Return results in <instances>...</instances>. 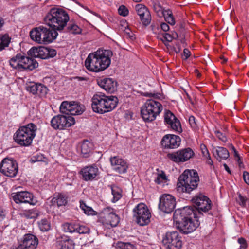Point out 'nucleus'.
<instances>
[{
	"mask_svg": "<svg viewBox=\"0 0 249 249\" xmlns=\"http://www.w3.org/2000/svg\"><path fill=\"white\" fill-rule=\"evenodd\" d=\"M197 217L196 211L192 206L176 210L173 215L177 227L184 234L192 232L199 226Z\"/></svg>",
	"mask_w": 249,
	"mask_h": 249,
	"instance_id": "f257e3e1",
	"label": "nucleus"
},
{
	"mask_svg": "<svg viewBox=\"0 0 249 249\" xmlns=\"http://www.w3.org/2000/svg\"><path fill=\"white\" fill-rule=\"evenodd\" d=\"M112 55L110 50H98L88 55L85 61V66L89 71H102L110 66Z\"/></svg>",
	"mask_w": 249,
	"mask_h": 249,
	"instance_id": "f03ea898",
	"label": "nucleus"
},
{
	"mask_svg": "<svg viewBox=\"0 0 249 249\" xmlns=\"http://www.w3.org/2000/svg\"><path fill=\"white\" fill-rule=\"evenodd\" d=\"M69 20V16L67 13L57 8H51L44 18L45 24L55 31L63 30Z\"/></svg>",
	"mask_w": 249,
	"mask_h": 249,
	"instance_id": "7ed1b4c3",
	"label": "nucleus"
},
{
	"mask_svg": "<svg viewBox=\"0 0 249 249\" xmlns=\"http://www.w3.org/2000/svg\"><path fill=\"white\" fill-rule=\"evenodd\" d=\"M199 182V178L195 170H185L178 178L177 190L190 194L196 189Z\"/></svg>",
	"mask_w": 249,
	"mask_h": 249,
	"instance_id": "20e7f679",
	"label": "nucleus"
},
{
	"mask_svg": "<svg viewBox=\"0 0 249 249\" xmlns=\"http://www.w3.org/2000/svg\"><path fill=\"white\" fill-rule=\"evenodd\" d=\"M36 130V126L33 123L20 126L14 134V140L21 146H28L32 143Z\"/></svg>",
	"mask_w": 249,
	"mask_h": 249,
	"instance_id": "39448f33",
	"label": "nucleus"
},
{
	"mask_svg": "<svg viewBox=\"0 0 249 249\" xmlns=\"http://www.w3.org/2000/svg\"><path fill=\"white\" fill-rule=\"evenodd\" d=\"M58 36L57 31L40 26L32 29L30 32L31 38L39 44H48L53 42Z\"/></svg>",
	"mask_w": 249,
	"mask_h": 249,
	"instance_id": "423d86ee",
	"label": "nucleus"
},
{
	"mask_svg": "<svg viewBox=\"0 0 249 249\" xmlns=\"http://www.w3.org/2000/svg\"><path fill=\"white\" fill-rule=\"evenodd\" d=\"M133 217L138 224L143 226L150 221L151 213L144 203L138 204L133 210Z\"/></svg>",
	"mask_w": 249,
	"mask_h": 249,
	"instance_id": "0eeeda50",
	"label": "nucleus"
},
{
	"mask_svg": "<svg viewBox=\"0 0 249 249\" xmlns=\"http://www.w3.org/2000/svg\"><path fill=\"white\" fill-rule=\"evenodd\" d=\"M162 243L166 249H180L182 247L181 237L177 231L168 232L163 235Z\"/></svg>",
	"mask_w": 249,
	"mask_h": 249,
	"instance_id": "6e6552de",
	"label": "nucleus"
},
{
	"mask_svg": "<svg viewBox=\"0 0 249 249\" xmlns=\"http://www.w3.org/2000/svg\"><path fill=\"white\" fill-rule=\"evenodd\" d=\"M18 171L17 161L13 158H5L3 159L0 165V172L4 176L14 178Z\"/></svg>",
	"mask_w": 249,
	"mask_h": 249,
	"instance_id": "1a4fd4ad",
	"label": "nucleus"
},
{
	"mask_svg": "<svg viewBox=\"0 0 249 249\" xmlns=\"http://www.w3.org/2000/svg\"><path fill=\"white\" fill-rule=\"evenodd\" d=\"M74 124V118L69 115H58L54 116L51 121V125L54 129L62 130Z\"/></svg>",
	"mask_w": 249,
	"mask_h": 249,
	"instance_id": "9d476101",
	"label": "nucleus"
},
{
	"mask_svg": "<svg viewBox=\"0 0 249 249\" xmlns=\"http://www.w3.org/2000/svg\"><path fill=\"white\" fill-rule=\"evenodd\" d=\"M100 221L103 225L116 226L119 222V217L113 209L110 207L104 208L100 213Z\"/></svg>",
	"mask_w": 249,
	"mask_h": 249,
	"instance_id": "9b49d317",
	"label": "nucleus"
},
{
	"mask_svg": "<svg viewBox=\"0 0 249 249\" xmlns=\"http://www.w3.org/2000/svg\"><path fill=\"white\" fill-rule=\"evenodd\" d=\"M192 203L195 205L196 213L201 214V212H207L212 207V203L210 199L202 194L196 195L192 199Z\"/></svg>",
	"mask_w": 249,
	"mask_h": 249,
	"instance_id": "f8f14e48",
	"label": "nucleus"
},
{
	"mask_svg": "<svg viewBox=\"0 0 249 249\" xmlns=\"http://www.w3.org/2000/svg\"><path fill=\"white\" fill-rule=\"evenodd\" d=\"M195 153L190 148H186L167 154V158L176 162H184L194 157Z\"/></svg>",
	"mask_w": 249,
	"mask_h": 249,
	"instance_id": "ddd939ff",
	"label": "nucleus"
},
{
	"mask_svg": "<svg viewBox=\"0 0 249 249\" xmlns=\"http://www.w3.org/2000/svg\"><path fill=\"white\" fill-rule=\"evenodd\" d=\"M175 198L170 194H165L160 197L159 208L164 213H170L175 208Z\"/></svg>",
	"mask_w": 249,
	"mask_h": 249,
	"instance_id": "4468645a",
	"label": "nucleus"
},
{
	"mask_svg": "<svg viewBox=\"0 0 249 249\" xmlns=\"http://www.w3.org/2000/svg\"><path fill=\"white\" fill-rule=\"evenodd\" d=\"M13 200L15 203H29L34 205L37 203V200L35 198L34 195L28 191H20L12 194Z\"/></svg>",
	"mask_w": 249,
	"mask_h": 249,
	"instance_id": "2eb2a0df",
	"label": "nucleus"
},
{
	"mask_svg": "<svg viewBox=\"0 0 249 249\" xmlns=\"http://www.w3.org/2000/svg\"><path fill=\"white\" fill-rule=\"evenodd\" d=\"M79 174L84 181H91L96 179L99 175V169L96 165L93 164L82 168Z\"/></svg>",
	"mask_w": 249,
	"mask_h": 249,
	"instance_id": "dca6fc26",
	"label": "nucleus"
},
{
	"mask_svg": "<svg viewBox=\"0 0 249 249\" xmlns=\"http://www.w3.org/2000/svg\"><path fill=\"white\" fill-rule=\"evenodd\" d=\"M103 96V93H99L94 95L92 98L91 107L93 111L101 114L105 113L107 108L105 105Z\"/></svg>",
	"mask_w": 249,
	"mask_h": 249,
	"instance_id": "f3484780",
	"label": "nucleus"
},
{
	"mask_svg": "<svg viewBox=\"0 0 249 249\" xmlns=\"http://www.w3.org/2000/svg\"><path fill=\"white\" fill-rule=\"evenodd\" d=\"M26 90L34 95H36L40 97H45L48 92V88L46 86L41 83L30 82L26 87Z\"/></svg>",
	"mask_w": 249,
	"mask_h": 249,
	"instance_id": "a211bd4d",
	"label": "nucleus"
},
{
	"mask_svg": "<svg viewBox=\"0 0 249 249\" xmlns=\"http://www.w3.org/2000/svg\"><path fill=\"white\" fill-rule=\"evenodd\" d=\"M20 247L26 249H36L38 245V239L31 233L25 234L20 239Z\"/></svg>",
	"mask_w": 249,
	"mask_h": 249,
	"instance_id": "6ab92c4d",
	"label": "nucleus"
},
{
	"mask_svg": "<svg viewBox=\"0 0 249 249\" xmlns=\"http://www.w3.org/2000/svg\"><path fill=\"white\" fill-rule=\"evenodd\" d=\"M181 142L180 138L177 135L168 134L165 135L161 140V144L165 148H176L178 147Z\"/></svg>",
	"mask_w": 249,
	"mask_h": 249,
	"instance_id": "aec40b11",
	"label": "nucleus"
},
{
	"mask_svg": "<svg viewBox=\"0 0 249 249\" xmlns=\"http://www.w3.org/2000/svg\"><path fill=\"white\" fill-rule=\"evenodd\" d=\"M164 121L172 130L179 133L182 132L180 121L170 110H166L164 114Z\"/></svg>",
	"mask_w": 249,
	"mask_h": 249,
	"instance_id": "412c9836",
	"label": "nucleus"
},
{
	"mask_svg": "<svg viewBox=\"0 0 249 249\" xmlns=\"http://www.w3.org/2000/svg\"><path fill=\"white\" fill-rule=\"evenodd\" d=\"M110 161L113 170L116 172L123 174L127 171L128 166L124 160L118 156H114L110 157Z\"/></svg>",
	"mask_w": 249,
	"mask_h": 249,
	"instance_id": "4be33fe9",
	"label": "nucleus"
},
{
	"mask_svg": "<svg viewBox=\"0 0 249 249\" xmlns=\"http://www.w3.org/2000/svg\"><path fill=\"white\" fill-rule=\"evenodd\" d=\"M135 9L143 24L145 26L149 25L151 20V17L148 8L143 4H138L135 6Z\"/></svg>",
	"mask_w": 249,
	"mask_h": 249,
	"instance_id": "5701e85b",
	"label": "nucleus"
},
{
	"mask_svg": "<svg viewBox=\"0 0 249 249\" xmlns=\"http://www.w3.org/2000/svg\"><path fill=\"white\" fill-rule=\"evenodd\" d=\"M48 48L45 47H33L28 52V54L31 57L43 59L48 58Z\"/></svg>",
	"mask_w": 249,
	"mask_h": 249,
	"instance_id": "b1692460",
	"label": "nucleus"
},
{
	"mask_svg": "<svg viewBox=\"0 0 249 249\" xmlns=\"http://www.w3.org/2000/svg\"><path fill=\"white\" fill-rule=\"evenodd\" d=\"M99 85L107 92L113 93L116 90L117 83L112 78H107L101 80Z\"/></svg>",
	"mask_w": 249,
	"mask_h": 249,
	"instance_id": "393cba45",
	"label": "nucleus"
},
{
	"mask_svg": "<svg viewBox=\"0 0 249 249\" xmlns=\"http://www.w3.org/2000/svg\"><path fill=\"white\" fill-rule=\"evenodd\" d=\"M150 109L151 113L158 116L162 110V106L159 102L152 99L147 100L143 105Z\"/></svg>",
	"mask_w": 249,
	"mask_h": 249,
	"instance_id": "a878e982",
	"label": "nucleus"
},
{
	"mask_svg": "<svg viewBox=\"0 0 249 249\" xmlns=\"http://www.w3.org/2000/svg\"><path fill=\"white\" fill-rule=\"evenodd\" d=\"M37 66L38 63L36 60L25 56V54H23L22 64H20V71L22 70L32 71L37 67Z\"/></svg>",
	"mask_w": 249,
	"mask_h": 249,
	"instance_id": "bb28decb",
	"label": "nucleus"
},
{
	"mask_svg": "<svg viewBox=\"0 0 249 249\" xmlns=\"http://www.w3.org/2000/svg\"><path fill=\"white\" fill-rule=\"evenodd\" d=\"M103 97L105 101V105H106V106H107V107L106 110V113L112 111L117 107L118 103V99L116 96H107L104 94Z\"/></svg>",
	"mask_w": 249,
	"mask_h": 249,
	"instance_id": "cd10ccee",
	"label": "nucleus"
},
{
	"mask_svg": "<svg viewBox=\"0 0 249 249\" xmlns=\"http://www.w3.org/2000/svg\"><path fill=\"white\" fill-rule=\"evenodd\" d=\"M213 155L219 161L227 159L230 156L229 152L226 148L219 146L215 148Z\"/></svg>",
	"mask_w": 249,
	"mask_h": 249,
	"instance_id": "c85d7f7f",
	"label": "nucleus"
},
{
	"mask_svg": "<svg viewBox=\"0 0 249 249\" xmlns=\"http://www.w3.org/2000/svg\"><path fill=\"white\" fill-rule=\"evenodd\" d=\"M141 114L143 120L148 122L155 120L157 116L154 113H151L150 109L144 105L141 107Z\"/></svg>",
	"mask_w": 249,
	"mask_h": 249,
	"instance_id": "c756f323",
	"label": "nucleus"
},
{
	"mask_svg": "<svg viewBox=\"0 0 249 249\" xmlns=\"http://www.w3.org/2000/svg\"><path fill=\"white\" fill-rule=\"evenodd\" d=\"M93 144L88 140H84L81 145V153L84 157H89L93 149Z\"/></svg>",
	"mask_w": 249,
	"mask_h": 249,
	"instance_id": "7c9ffc66",
	"label": "nucleus"
},
{
	"mask_svg": "<svg viewBox=\"0 0 249 249\" xmlns=\"http://www.w3.org/2000/svg\"><path fill=\"white\" fill-rule=\"evenodd\" d=\"M23 53H17L9 60L10 65L13 68L20 70V64H22Z\"/></svg>",
	"mask_w": 249,
	"mask_h": 249,
	"instance_id": "2f4dec72",
	"label": "nucleus"
},
{
	"mask_svg": "<svg viewBox=\"0 0 249 249\" xmlns=\"http://www.w3.org/2000/svg\"><path fill=\"white\" fill-rule=\"evenodd\" d=\"M67 197L62 194H58L51 200L52 205H57L58 207L65 206L67 203Z\"/></svg>",
	"mask_w": 249,
	"mask_h": 249,
	"instance_id": "473e14b6",
	"label": "nucleus"
},
{
	"mask_svg": "<svg viewBox=\"0 0 249 249\" xmlns=\"http://www.w3.org/2000/svg\"><path fill=\"white\" fill-rule=\"evenodd\" d=\"M74 101L73 102H63L60 106V111L63 114H71L73 111V106Z\"/></svg>",
	"mask_w": 249,
	"mask_h": 249,
	"instance_id": "72a5a7b5",
	"label": "nucleus"
},
{
	"mask_svg": "<svg viewBox=\"0 0 249 249\" xmlns=\"http://www.w3.org/2000/svg\"><path fill=\"white\" fill-rule=\"evenodd\" d=\"M66 32L73 35L80 34L82 29L74 22L70 21L66 26Z\"/></svg>",
	"mask_w": 249,
	"mask_h": 249,
	"instance_id": "f704fd0d",
	"label": "nucleus"
},
{
	"mask_svg": "<svg viewBox=\"0 0 249 249\" xmlns=\"http://www.w3.org/2000/svg\"><path fill=\"white\" fill-rule=\"evenodd\" d=\"M11 38L8 34H0V51L8 47L10 42Z\"/></svg>",
	"mask_w": 249,
	"mask_h": 249,
	"instance_id": "c9c22d12",
	"label": "nucleus"
},
{
	"mask_svg": "<svg viewBox=\"0 0 249 249\" xmlns=\"http://www.w3.org/2000/svg\"><path fill=\"white\" fill-rule=\"evenodd\" d=\"M39 229L42 231H47L51 228V223L49 220L45 218L38 222Z\"/></svg>",
	"mask_w": 249,
	"mask_h": 249,
	"instance_id": "e433bc0d",
	"label": "nucleus"
},
{
	"mask_svg": "<svg viewBox=\"0 0 249 249\" xmlns=\"http://www.w3.org/2000/svg\"><path fill=\"white\" fill-rule=\"evenodd\" d=\"M79 202L80 207L85 214L91 215L95 214V211L91 207L87 206L84 201L80 200Z\"/></svg>",
	"mask_w": 249,
	"mask_h": 249,
	"instance_id": "4c0bfd02",
	"label": "nucleus"
},
{
	"mask_svg": "<svg viewBox=\"0 0 249 249\" xmlns=\"http://www.w3.org/2000/svg\"><path fill=\"white\" fill-rule=\"evenodd\" d=\"M60 249H74V243L73 240L67 239L61 241L59 243Z\"/></svg>",
	"mask_w": 249,
	"mask_h": 249,
	"instance_id": "58836bf2",
	"label": "nucleus"
},
{
	"mask_svg": "<svg viewBox=\"0 0 249 249\" xmlns=\"http://www.w3.org/2000/svg\"><path fill=\"white\" fill-rule=\"evenodd\" d=\"M163 16L164 17L165 20L169 24L171 25H174L175 24V20L171 11L170 10H164L163 12Z\"/></svg>",
	"mask_w": 249,
	"mask_h": 249,
	"instance_id": "ea45409f",
	"label": "nucleus"
},
{
	"mask_svg": "<svg viewBox=\"0 0 249 249\" xmlns=\"http://www.w3.org/2000/svg\"><path fill=\"white\" fill-rule=\"evenodd\" d=\"M73 111L71 113V115H78L81 114L85 110V107L83 105L79 104L75 102L73 106Z\"/></svg>",
	"mask_w": 249,
	"mask_h": 249,
	"instance_id": "a19ab883",
	"label": "nucleus"
},
{
	"mask_svg": "<svg viewBox=\"0 0 249 249\" xmlns=\"http://www.w3.org/2000/svg\"><path fill=\"white\" fill-rule=\"evenodd\" d=\"M112 194L113 196V202H115L119 200L122 197V190L118 187H113L112 188Z\"/></svg>",
	"mask_w": 249,
	"mask_h": 249,
	"instance_id": "79ce46f5",
	"label": "nucleus"
},
{
	"mask_svg": "<svg viewBox=\"0 0 249 249\" xmlns=\"http://www.w3.org/2000/svg\"><path fill=\"white\" fill-rule=\"evenodd\" d=\"M23 215L28 219L36 218L38 216L39 212L36 209H33L24 212Z\"/></svg>",
	"mask_w": 249,
	"mask_h": 249,
	"instance_id": "37998d69",
	"label": "nucleus"
},
{
	"mask_svg": "<svg viewBox=\"0 0 249 249\" xmlns=\"http://www.w3.org/2000/svg\"><path fill=\"white\" fill-rule=\"evenodd\" d=\"M115 248L117 249H133L134 246L130 243L123 242H117L115 245Z\"/></svg>",
	"mask_w": 249,
	"mask_h": 249,
	"instance_id": "c03bdc74",
	"label": "nucleus"
},
{
	"mask_svg": "<svg viewBox=\"0 0 249 249\" xmlns=\"http://www.w3.org/2000/svg\"><path fill=\"white\" fill-rule=\"evenodd\" d=\"M167 180V177L163 171H161V173L158 174L154 180L155 182L159 184L161 183H165Z\"/></svg>",
	"mask_w": 249,
	"mask_h": 249,
	"instance_id": "a18cd8bd",
	"label": "nucleus"
},
{
	"mask_svg": "<svg viewBox=\"0 0 249 249\" xmlns=\"http://www.w3.org/2000/svg\"><path fill=\"white\" fill-rule=\"evenodd\" d=\"M77 224L67 223L65 225V230L66 232L71 233L76 232L77 230Z\"/></svg>",
	"mask_w": 249,
	"mask_h": 249,
	"instance_id": "49530a36",
	"label": "nucleus"
},
{
	"mask_svg": "<svg viewBox=\"0 0 249 249\" xmlns=\"http://www.w3.org/2000/svg\"><path fill=\"white\" fill-rule=\"evenodd\" d=\"M90 231V229L88 227L83 225H77L76 232L79 234H89Z\"/></svg>",
	"mask_w": 249,
	"mask_h": 249,
	"instance_id": "de8ad7c7",
	"label": "nucleus"
},
{
	"mask_svg": "<svg viewBox=\"0 0 249 249\" xmlns=\"http://www.w3.org/2000/svg\"><path fill=\"white\" fill-rule=\"evenodd\" d=\"M152 4L153 9L155 12H156L158 15H160V14H162L163 15V12H164V11L162 10V7L158 2L153 1L152 2Z\"/></svg>",
	"mask_w": 249,
	"mask_h": 249,
	"instance_id": "09e8293b",
	"label": "nucleus"
},
{
	"mask_svg": "<svg viewBox=\"0 0 249 249\" xmlns=\"http://www.w3.org/2000/svg\"><path fill=\"white\" fill-rule=\"evenodd\" d=\"M118 13L119 15L125 17L128 14L129 11L125 6L121 5L118 8Z\"/></svg>",
	"mask_w": 249,
	"mask_h": 249,
	"instance_id": "8fccbe9b",
	"label": "nucleus"
},
{
	"mask_svg": "<svg viewBox=\"0 0 249 249\" xmlns=\"http://www.w3.org/2000/svg\"><path fill=\"white\" fill-rule=\"evenodd\" d=\"M238 242L240 245L239 249H246L248 247L247 241L245 238L241 237L238 239Z\"/></svg>",
	"mask_w": 249,
	"mask_h": 249,
	"instance_id": "3c124183",
	"label": "nucleus"
},
{
	"mask_svg": "<svg viewBox=\"0 0 249 249\" xmlns=\"http://www.w3.org/2000/svg\"><path fill=\"white\" fill-rule=\"evenodd\" d=\"M124 23V29H123V30L124 31V33L126 34L130 38L133 37V34L132 32L131 31V29L129 28L128 24L127 23Z\"/></svg>",
	"mask_w": 249,
	"mask_h": 249,
	"instance_id": "603ef678",
	"label": "nucleus"
},
{
	"mask_svg": "<svg viewBox=\"0 0 249 249\" xmlns=\"http://www.w3.org/2000/svg\"><path fill=\"white\" fill-rule=\"evenodd\" d=\"M200 149L202 155L204 158L209 157L210 154L205 145L201 144L200 145Z\"/></svg>",
	"mask_w": 249,
	"mask_h": 249,
	"instance_id": "864d4df0",
	"label": "nucleus"
},
{
	"mask_svg": "<svg viewBox=\"0 0 249 249\" xmlns=\"http://www.w3.org/2000/svg\"><path fill=\"white\" fill-rule=\"evenodd\" d=\"M216 136L222 142H225L227 139L226 136L219 130L215 131Z\"/></svg>",
	"mask_w": 249,
	"mask_h": 249,
	"instance_id": "5fc2aeb1",
	"label": "nucleus"
},
{
	"mask_svg": "<svg viewBox=\"0 0 249 249\" xmlns=\"http://www.w3.org/2000/svg\"><path fill=\"white\" fill-rule=\"evenodd\" d=\"M44 159V157L42 155H36L33 157L31 160L33 162H35L36 161H43Z\"/></svg>",
	"mask_w": 249,
	"mask_h": 249,
	"instance_id": "6e6d98bb",
	"label": "nucleus"
},
{
	"mask_svg": "<svg viewBox=\"0 0 249 249\" xmlns=\"http://www.w3.org/2000/svg\"><path fill=\"white\" fill-rule=\"evenodd\" d=\"M189 123L191 126L193 128L196 127V122L195 118L193 116H190L189 118Z\"/></svg>",
	"mask_w": 249,
	"mask_h": 249,
	"instance_id": "4d7b16f0",
	"label": "nucleus"
},
{
	"mask_svg": "<svg viewBox=\"0 0 249 249\" xmlns=\"http://www.w3.org/2000/svg\"><path fill=\"white\" fill-rule=\"evenodd\" d=\"M48 58L50 57H53L56 54V51L55 50L48 48Z\"/></svg>",
	"mask_w": 249,
	"mask_h": 249,
	"instance_id": "13d9d810",
	"label": "nucleus"
},
{
	"mask_svg": "<svg viewBox=\"0 0 249 249\" xmlns=\"http://www.w3.org/2000/svg\"><path fill=\"white\" fill-rule=\"evenodd\" d=\"M243 177L244 181L246 184L249 185V173L247 171L243 172Z\"/></svg>",
	"mask_w": 249,
	"mask_h": 249,
	"instance_id": "bf43d9fd",
	"label": "nucleus"
},
{
	"mask_svg": "<svg viewBox=\"0 0 249 249\" xmlns=\"http://www.w3.org/2000/svg\"><path fill=\"white\" fill-rule=\"evenodd\" d=\"M162 36L163 38L168 42L172 41L173 38V36L168 33L163 34Z\"/></svg>",
	"mask_w": 249,
	"mask_h": 249,
	"instance_id": "052dcab7",
	"label": "nucleus"
},
{
	"mask_svg": "<svg viewBox=\"0 0 249 249\" xmlns=\"http://www.w3.org/2000/svg\"><path fill=\"white\" fill-rule=\"evenodd\" d=\"M190 56V51L188 49H184L183 50V57H184V59H187Z\"/></svg>",
	"mask_w": 249,
	"mask_h": 249,
	"instance_id": "680f3d73",
	"label": "nucleus"
},
{
	"mask_svg": "<svg viewBox=\"0 0 249 249\" xmlns=\"http://www.w3.org/2000/svg\"><path fill=\"white\" fill-rule=\"evenodd\" d=\"M161 29L165 32H167L169 30V25L166 23H161L160 24Z\"/></svg>",
	"mask_w": 249,
	"mask_h": 249,
	"instance_id": "e2e57ef3",
	"label": "nucleus"
},
{
	"mask_svg": "<svg viewBox=\"0 0 249 249\" xmlns=\"http://www.w3.org/2000/svg\"><path fill=\"white\" fill-rule=\"evenodd\" d=\"M230 146L231 147V150H232V151L234 153V157L236 158H237L238 159V160H240V157L239 155L238 154L237 151H236L235 148L234 147V146L232 144H231Z\"/></svg>",
	"mask_w": 249,
	"mask_h": 249,
	"instance_id": "0e129e2a",
	"label": "nucleus"
},
{
	"mask_svg": "<svg viewBox=\"0 0 249 249\" xmlns=\"http://www.w3.org/2000/svg\"><path fill=\"white\" fill-rule=\"evenodd\" d=\"M239 198L240 201V205H242V206L245 205L246 201V199H245V198L244 197H243V196H242L241 194H239Z\"/></svg>",
	"mask_w": 249,
	"mask_h": 249,
	"instance_id": "69168bd1",
	"label": "nucleus"
},
{
	"mask_svg": "<svg viewBox=\"0 0 249 249\" xmlns=\"http://www.w3.org/2000/svg\"><path fill=\"white\" fill-rule=\"evenodd\" d=\"M5 217V213L3 211V209L0 207V221L2 220Z\"/></svg>",
	"mask_w": 249,
	"mask_h": 249,
	"instance_id": "338daca9",
	"label": "nucleus"
},
{
	"mask_svg": "<svg viewBox=\"0 0 249 249\" xmlns=\"http://www.w3.org/2000/svg\"><path fill=\"white\" fill-rule=\"evenodd\" d=\"M5 24L4 19L2 17L0 16V32L2 31V28Z\"/></svg>",
	"mask_w": 249,
	"mask_h": 249,
	"instance_id": "774afa93",
	"label": "nucleus"
}]
</instances>
